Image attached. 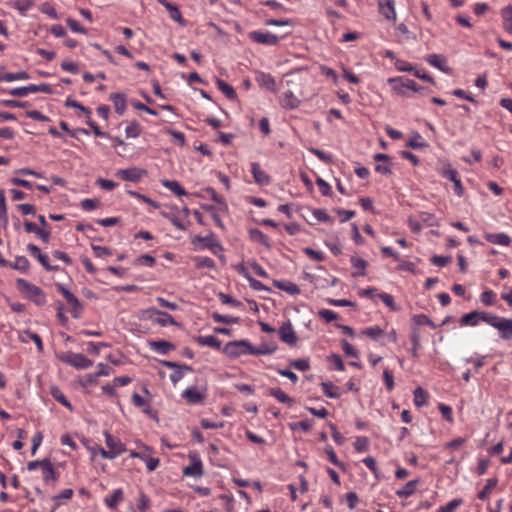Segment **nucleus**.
Returning a JSON list of instances; mask_svg holds the SVG:
<instances>
[{
	"mask_svg": "<svg viewBox=\"0 0 512 512\" xmlns=\"http://www.w3.org/2000/svg\"><path fill=\"white\" fill-rule=\"evenodd\" d=\"M17 286H18V289L20 290V292L24 293L28 298L33 300L37 305L45 304V296L39 287L27 282L24 279H18Z\"/></svg>",
	"mask_w": 512,
	"mask_h": 512,
	"instance_id": "obj_1",
	"label": "nucleus"
},
{
	"mask_svg": "<svg viewBox=\"0 0 512 512\" xmlns=\"http://www.w3.org/2000/svg\"><path fill=\"white\" fill-rule=\"evenodd\" d=\"M439 174L454 184V192L458 197H462L464 194V188L462 186L458 172L451 167L450 164H445L437 168Z\"/></svg>",
	"mask_w": 512,
	"mask_h": 512,
	"instance_id": "obj_2",
	"label": "nucleus"
},
{
	"mask_svg": "<svg viewBox=\"0 0 512 512\" xmlns=\"http://www.w3.org/2000/svg\"><path fill=\"white\" fill-rule=\"evenodd\" d=\"M251 343L247 340L231 341L226 344L224 351L227 356L237 358L241 355L250 354Z\"/></svg>",
	"mask_w": 512,
	"mask_h": 512,
	"instance_id": "obj_3",
	"label": "nucleus"
},
{
	"mask_svg": "<svg viewBox=\"0 0 512 512\" xmlns=\"http://www.w3.org/2000/svg\"><path fill=\"white\" fill-rule=\"evenodd\" d=\"M60 360L64 363H67L77 369H85L90 367L93 362L89 360L86 356L79 353L66 352L60 356Z\"/></svg>",
	"mask_w": 512,
	"mask_h": 512,
	"instance_id": "obj_4",
	"label": "nucleus"
},
{
	"mask_svg": "<svg viewBox=\"0 0 512 512\" xmlns=\"http://www.w3.org/2000/svg\"><path fill=\"white\" fill-rule=\"evenodd\" d=\"M146 314L149 319H152L155 323L159 324L160 326L177 325L176 321L170 314L162 312L155 308H150L146 310Z\"/></svg>",
	"mask_w": 512,
	"mask_h": 512,
	"instance_id": "obj_5",
	"label": "nucleus"
},
{
	"mask_svg": "<svg viewBox=\"0 0 512 512\" xmlns=\"http://www.w3.org/2000/svg\"><path fill=\"white\" fill-rule=\"evenodd\" d=\"M278 333L280 339L284 343L290 346L296 345L297 336L290 322L283 323L282 326L279 328Z\"/></svg>",
	"mask_w": 512,
	"mask_h": 512,
	"instance_id": "obj_6",
	"label": "nucleus"
},
{
	"mask_svg": "<svg viewBox=\"0 0 512 512\" xmlns=\"http://www.w3.org/2000/svg\"><path fill=\"white\" fill-rule=\"evenodd\" d=\"M379 12L393 22L397 20L394 0H378Z\"/></svg>",
	"mask_w": 512,
	"mask_h": 512,
	"instance_id": "obj_7",
	"label": "nucleus"
},
{
	"mask_svg": "<svg viewBox=\"0 0 512 512\" xmlns=\"http://www.w3.org/2000/svg\"><path fill=\"white\" fill-rule=\"evenodd\" d=\"M249 37L253 41L265 45H276L279 41V37L270 32L253 31Z\"/></svg>",
	"mask_w": 512,
	"mask_h": 512,
	"instance_id": "obj_8",
	"label": "nucleus"
},
{
	"mask_svg": "<svg viewBox=\"0 0 512 512\" xmlns=\"http://www.w3.org/2000/svg\"><path fill=\"white\" fill-rule=\"evenodd\" d=\"M145 171L140 168L121 169L116 172V176L125 181L138 182L144 176Z\"/></svg>",
	"mask_w": 512,
	"mask_h": 512,
	"instance_id": "obj_9",
	"label": "nucleus"
},
{
	"mask_svg": "<svg viewBox=\"0 0 512 512\" xmlns=\"http://www.w3.org/2000/svg\"><path fill=\"white\" fill-rule=\"evenodd\" d=\"M256 82L259 84L260 87H262L272 93H277V91H278L275 79L270 74L263 73V72L257 73Z\"/></svg>",
	"mask_w": 512,
	"mask_h": 512,
	"instance_id": "obj_10",
	"label": "nucleus"
},
{
	"mask_svg": "<svg viewBox=\"0 0 512 512\" xmlns=\"http://www.w3.org/2000/svg\"><path fill=\"white\" fill-rule=\"evenodd\" d=\"M301 100L296 96L292 90L283 93L280 98V105L284 109H296L300 106Z\"/></svg>",
	"mask_w": 512,
	"mask_h": 512,
	"instance_id": "obj_11",
	"label": "nucleus"
},
{
	"mask_svg": "<svg viewBox=\"0 0 512 512\" xmlns=\"http://www.w3.org/2000/svg\"><path fill=\"white\" fill-rule=\"evenodd\" d=\"M502 339L509 340L512 338V319L500 318V320L494 324Z\"/></svg>",
	"mask_w": 512,
	"mask_h": 512,
	"instance_id": "obj_12",
	"label": "nucleus"
},
{
	"mask_svg": "<svg viewBox=\"0 0 512 512\" xmlns=\"http://www.w3.org/2000/svg\"><path fill=\"white\" fill-rule=\"evenodd\" d=\"M105 438L107 447L115 457L126 450L125 445L120 441V439L113 437L108 432H105Z\"/></svg>",
	"mask_w": 512,
	"mask_h": 512,
	"instance_id": "obj_13",
	"label": "nucleus"
},
{
	"mask_svg": "<svg viewBox=\"0 0 512 512\" xmlns=\"http://www.w3.org/2000/svg\"><path fill=\"white\" fill-rule=\"evenodd\" d=\"M425 59L430 65L438 68L442 72L447 73V74L451 73V68H449L448 66L445 65L446 58L443 55L429 54L426 56Z\"/></svg>",
	"mask_w": 512,
	"mask_h": 512,
	"instance_id": "obj_14",
	"label": "nucleus"
},
{
	"mask_svg": "<svg viewBox=\"0 0 512 512\" xmlns=\"http://www.w3.org/2000/svg\"><path fill=\"white\" fill-rule=\"evenodd\" d=\"M158 2L168 10L170 17L174 21L178 22L182 26H185L186 23L182 18L181 12L176 5H174L171 2H168L167 0H158Z\"/></svg>",
	"mask_w": 512,
	"mask_h": 512,
	"instance_id": "obj_15",
	"label": "nucleus"
},
{
	"mask_svg": "<svg viewBox=\"0 0 512 512\" xmlns=\"http://www.w3.org/2000/svg\"><path fill=\"white\" fill-rule=\"evenodd\" d=\"M41 470H42L43 480L46 483H49L50 481H52L53 483L56 482L57 473H56L54 467L52 466L51 462L48 459H44V462L42 463Z\"/></svg>",
	"mask_w": 512,
	"mask_h": 512,
	"instance_id": "obj_16",
	"label": "nucleus"
},
{
	"mask_svg": "<svg viewBox=\"0 0 512 512\" xmlns=\"http://www.w3.org/2000/svg\"><path fill=\"white\" fill-rule=\"evenodd\" d=\"M251 172L255 181L260 185H267L270 182V177L263 171L259 163H253L251 166Z\"/></svg>",
	"mask_w": 512,
	"mask_h": 512,
	"instance_id": "obj_17",
	"label": "nucleus"
},
{
	"mask_svg": "<svg viewBox=\"0 0 512 512\" xmlns=\"http://www.w3.org/2000/svg\"><path fill=\"white\" fill-rule=\"evenodd\" d=\"M307 82V79L303 77H292L291 79L287 80L286 84L287 86L291 87L295 91L298 92L300 97H304L306 95V92L304 91V86Z\"/></svg>",
	"mask_w": 512,
	"mask_h": 512,
	"instance_id": "obj_18",
	"label": "nucleus"
},
{
	"mask_svg": "<svg viewBox=\"0 0 512 512\" xmlns=\"http://www.w3.org/2000/svg\"><path fill=\"white\" fill-rule=\"evenodd\" d=\"M110 100L113 102L115 112L122 115L126 109V98L122 93H112Z\"/></svg>",
	"mask_w": 512,
	"mask_h": 512,
	"instance_id": "obj_19",
	"label": "nucleus"
},
{
	"mask_svg": "<svg viewBox=\"0 0 512 512\" xmlns=\"http://www.w3.org/2000/svg\"><path fill=\"white\" fill-rule=\"evenodd\" d=\"M183 473L186 476L200 477L203 474L201 461L193 457L192 464L185 467Z\"/></svg>",
	"mask_w": 512,
	"mask_h": 512,
	"instance_id": "obj_20",
	"label": "nucleus"
},
{
	"mask_svg": "<svg viewBox=\"0 0 512 512\" xmlns=\"http://www.w3.org/2000/svg\"><path fill=\"white\" fill-rule=\"evenodd\" d=\"M418 480H411L407 482L401 489L396 491V495L400 498H408L413 495L417 489Z\"/></svg>",
	"mask_w": 512,
	"mask_h": 512,
	"instance_id": "obj_21",
	"label": "nucleus"
},
{
	"mask_svg": "<svg viewBox=\"0 0 512 512\" xmlns=\"http://www.w3.org/2000/svg\"><path fill=\"white\" fill-rule=\"evenodd\" d=\"M485 238L490 243L498 244V245H502V246H508L511 242L510 237L504 233L486 234Z\"/></svg>",
	"mask_w": 512,
	"mask_h": 512,
	"instance_id": "obj_22",
	"label": "nucleus"
},
{
	"mask_svg": "<svg viewBox=\"0 0 512 512\" xmlns=\"http://www.w3.org/2000/svg\"><path fill=\"white\" fill-rule=\"evenodd\" d=\"M503 18V28L506 32L512 34V6H506L501 10Z\"/></svg>",
	"mask_w": 512,
	"mask_h": 512,
	"instance_id": "obj_23",
	"label": "nucleus"
},
{
	"mask_svg": "<svg viewBox=\"0 0 512 512\" xmlns=\"http://www.w3.org/2000/svg\"><path fill=\"white\" fill-rule=\"evenodd\" d=\"M249 236L251 240L264 245L267 249H270L271 245L267 236L264 235L259 229L254 228L249 230Z\"/></svg>",
	"mask_w": 512,
	"mask_h": 512,
	"instance_id": "obj_24",
	"label": "nucleus"
},
{
	"mask_svg": "<svg viewBox=\"0 0 512 512\" xmlns=\"http://www.w3.org/2000/svg\"><path fill=\"white\" fill-rule=\"evenodd\" d=\"M269 393L281 403L287 404L288 406H292L294 404V400L285 394L280 388H271Z\"/></svg>",
	"mask_w": 512,
	"mask_h": 512,
	"instance_id": "obj_25",
	"label": "nucleus"
},
{
	"mask_svg": "<svg viewBox=\"0 0 512 512\" xmlns=\"http://www.w3.org/2000/svg\"><path fill=\"white\" fill-rule=\"evenodd\" d=\"M217 86L219 90L230 100H235L237 97V94L234 90V88L226 83L225 81L221 79H217Z\"/></svg>",
	"mask_w": 512,
	"mask_h": 512,
	"instance_id": "obj_26",
	"label": "nucleus"
},
{
	"mask_svg": "<svg viewBox=\"0 0 512 512\" xmlns=\"http://www.w3.org/2000/svg\"><path fill=\"white\" fill-rule=\"evenodd\" d=\"M480 321L479 312L473 311L465 314L460 319V324L463 326H476Z\"/></svg>",
	"mask_w": 512,
	"mask_h": 512,
	"instance_id": "obj_27",
	"label": "nucleus"
},
{
	"mask_svg": "<svg viewBox=\"0 0 512 512\" xmlns=\"http://www.w3.org/2000/svg\"><path fill=\"white\" fill-rule=\"evenodd\" d=\"M274 285L279 288L280 290L286 291L289 294L295 295L300 293V289L298 285L292 282H281V281H274Z\"/></svg>",
	"mask_w": 512,
	"mask_h": 512,
	"instance_id": "obj_28",
	"label": "nucleus"
},
{
	"mask_svg": "<svg viewBox=\"0 0 512 512\" xmlns=\"http://www.w3.org/2000/svg\"><path fill=\"white\" fill-rule=\"evenodd\" d=\"M183 397L189 403H193V404L201 402L204 398L200 392H198L196 389H193V388L186 389L183 392Z\"/></svg>",
	"mask_w": 512,
	"mask_h": 512,
	"instance_id": "obj_29",
	"label": "nucleus"
},
{
	"mask_svg": "<svg viewBox=\"0 0 512 512\" xmlns=\"http://www.w3.org/2000/svg\"><path fill=\"white\" fill-rule=\"evenodd\" d=\"M414 403L417 407H421L426 404L428 399V393L422 388L418 387L414 390Z\"/></svg>",
	"mask_w": 512,
	"mask_h": 512,
	"instance_id": "obj_30",
	"label": "nucleus"
},
{
	"mask_svg": "<svg viewBox=\"0 0 512 512\" xmlns=\"http://www.w3.org/2000/svg\"><path fill=\"white\" fill-rule=\"evenodd\" d=\"M150 346L162 353V354H166L168 353L171 349L174 348V346L170 343V342H167V341H164V340H160V341H154V342H151L150 343Z\"/></svg>",
	"mask_w": 512,
	"mask_h": 512,
	"instance_id": "obj_31",
	"label": "nucleus"
},
{
	"mask_svg": "<svg viewBox=\"0 0 512 512\" xmlns=\"http://www.w3.org/2000/svg\"><path fill=\"white\" fill-rule=\"evenodd\" d=\"M162 184L163 186H165L178 196L186 195V191L180 186V184L177 181L165 180L162 182Z\"/></svg>",
	"mask_w": 512,
	"mask_h": 512,
	"instance_id": "obj_32",
	"label": "nucleus"
},
{
	"mask_svg": "<svg viewBox=\"0 0 512 512\" xmlns=\"http://www.w3.org/2000/svg\"><path fill=\"white\" fill-rule=\"evenodd\" d=\"M123 499V493L121 489L114 490L113 494L105 499V503L110 508H115Z\"/></svg>",
	"mask_w": 512,
	"mask_h": 512,
	"instance_id": "obj_33",
	"label": "nucleus"
},
{
	"mask_svg": "<svg viewBox=\"0 0 512 512\" xmlns=\"http://www.w3.org/2000/svg\"><path fill=\"white\" fill-rule=\"evenodd\" d=\"M66 301L73 308V316L75 318H78L82 311V305L77 299V297L72 293L71 295H69V297L66 298Z\"/></svg>",
	"mask_w": 512,
	"mask_h": 512,
	"instance_id": "obj_34",
	"label": "nucleus"
},
{
	"mask_svg": "<svg viewBox=\"0 0 512 512\" xmlns=\"http://www.w3.org/2000/svg\"><path fill=\"white\" fill-rule=\"evenodd\" d=\"M276 346H268L267 344L261 345L259 348H255L251 345L250 354L252 355H269L274 353Z\"/></svg>",
	"mask_w": 512,
	"mask_h": 512,
	"instance_id": "obj_35",
	"label": "nucleus"
},
{
	"mask_svg": "<svg viewBox=\"0 0 512 512\" xmlns=\"http://www.w3.org/2000/svg\"><path fill=\"white\" fill-rule=\"evenodd\" d=\"M321 386L323 388V391L325 395L329 398H339L340 393L338 392V388L334 386L330 382H322Z\"/></svg>",
	"mask_w": 512,
	"mask_h": 512,
	"instance_id": "obj_36",
	"label": "nucleus"
},
{
	"mask_svg": "<svg viewBox=\"0 0 512 512\" xmlns=\"http://www.w3.org/2000/svg\"><path fill=\"white\" fill-rule=\"evenodd\" d=\"M51 394L58 402H60L64 406H66L69 410H72L71 403L67 400V398L65 397V395L62 393V391L59 388H57V387L51 388Z\"/></svg>",
	"mask_w": 512,
	"mask_h": 512,
	"instance_id": "obj_37",
	"label": "nucleus"
},
{
	"mask_svg": "<svg viewBox=\"0 0 512 512\" xmlns=\"http://www.w3.org/2000/svg\"><path fill=\"white\" fill-rule=\"evenodd\" d=\"M29 78V75L25 71H19L17 73H6L1 77V80L11 82L14 80H26Z\"/></svg>",
	"mask_w": 512,
	"mask_h": 512,
	"instance_id": "obj_38",
	"label": "nucleus"
},
{
	"mask_svg": "<svg viewBox=\"0 0 512 512\" xmlns=\"http://www.w3.org/2000/svg\"><path fill=\"white\" fill-rule=\"evenodd\" d=\"M496 484H497L496 478L488 479L483 490L479 492L478 498L481 500H485L488 497L490 491L496 486Z\"/></svg>",
	"mask_w": 512,
	"mask_h": 512,
	"instance_id": "obj_39",
	"label": "nucleus"
},
{
	"mask_svg": "<svg viewBox=\"0 0 512 512\" xmlns=\"http://www.w3.org/2000/svg\"><path fill=\"white\" fill-rule=\"evenodd\" d=\"M212 318L214 319L215 322H218V323L233 324V323H238L239 322V318L238 317H233V316H228V315H221V314L216 313V312L212 314Z\"/></svg>",
	"mask_w": 512,
	"mask_h": 512,
	"instance_id": "obj_40",
	"label": "nucleus"
},
{
	"mask_svg": "<svg viewBox=\"0 0 512 512\" xmlns=\"http://www.w3.org/2000/svg\"><path fill=\"white\" fill-rule=\"evenodd\" d=\"M12 268L19 270V271H27L29 268V261L24 256H18L15 259V262L11 265Z\"/></svg>",
	"mask_w": 512,
	"mask_h": 512,
	"instance_id": "obj_41",
	"label": "nucleus"
},
{
	"mask_svg": "<svg viewBox=\"0 0 512 512\" xmlns=\"http://www.w3.org/2000/svg\"><path fill=\"white\" fill-rule=\"evenodd\" d=\"M125 133L128 138H136L141 133V127L137 122H131L126 127Z\"/></svg>",
	"mask_w": 512,
	"mask_h": 512,
	"instance_id": "obj_42",
	"label": "nucleus"
},
{
	"mask_svg": "<svg viewBox=\"0 0 512 512\" xmlns=\"http://www.w3.org/2000/svg\"><path fill=\"white\" fill-rule=\"evenodd\" d=\"M199 343L214 348H220L221 346L220 341L214 336L200 337Z\"/></svg>",
	"mask_w": 512,
	"mask_h": 512,
	"instance_id": "obj_43",
	"label": "nucleus"
},
{
	"mask_svg": "<svg viewBox=\"0 0 512 512\" xmlns=\"http://www.w3.org/2000/svg\"><path fill=\"white\" fill-rule=\"evenodd\" d=\"M188 370H191L190 367L186 366V365H181L180 367H178L171 375H170V379L171 381L176 384L177 382H179L183 375H184V371H188Z\"/></svg>",
	"mask_w": 512,
	"mask_h": 512,
	"instance_id": "obj_44",
	"label": "nucleus"
},
{
	"mask_svg": "<svg viewBox=\"0 0 512 512\" xmlns=\"http://www.w3.org/2000/svg\"><path fill=\"white\" fill-rule=\"evenodd\" d=\"M412 320L417 326L428 325L432 328H435L434 323L429 319L428 316L424 314L415 315L413 316Z\"/></svg>",
	"mask_w": 512,
	"mask_h": 512,
	"instance_id": "obj_45",
	"label": "nucleus"
},
{
	"mask_svg": "<svg viewBox=\"0 0 512 512\" xmlns=\"http://www.w3.org/2000/svg\"><path fill=\"white\" fill-rule=\"evenodd\" d=\"M32 88H33V85L26 86V87L14 88L13 90H11L10 94L13 96H17V97H25L29 93H35V90H32Z\"/></svg>",
	"mask_w": 512,
	"mask_h": 512,
	"instance_id": "obj_46",
	"label": "nucleus"
},
{
	"mask_svg": "<svg viewBox=\"0 0 512 512\" xmlns=\"http://www.w3.org/2000/svg\"><path fill=\"white\" fill-rule=\"evenodd\" d=\"M479 318L493 327L500 320V317L487 312H479Z\"/></svg>",
	"mask_w": 512,
	"mask_h": 512,
	"instance_id": "obj_47",
	"label": "nucleus"
},
{
	"mask_svg": "<svg viewBox=\"0 0 512 512\" xmlns=\"http://www.w3.org/2000/svg\"><path fill=\"white\" fill-rule=\"evenodd\" d=\"M479 318L493 327L500 320V317L487 312H479Z\"/></svg>",
	"mask_w": 512,
	"mask_h": 512,
	"instance_id": "obj_48",
	"label": "nucleus"
},
{
	"mask_svg": "<svg viewBox=\"0 0 512 512\" xmlns=\"http://www.w3.org/2000/svg\"><path fill=\"white\" fill-rule=\"evenodd\" d=\"M354 447L357 451H366L369 448V440L366 437H357L354 442Z\"/></svg>",
	"mask_w": 512,
	"mask_h": 512,
	"instance_id": "obj_49",
	"label": "nucleus"
},
{
	"mask_svg": "<svg viewBox=\"0 0 512 512\" xmlns=\"http://www.w3.org/2000/svg\"><path fill=\"white\" fill-rule=\"evenodd\" d=\"M383 333V330L379 327H371L362 331V334L374 340L377 339L379 336L383 335Z\"/></svg>",
	"mask_w": 512,
	"mask_h": 512,
	"instance_id": "obj_50",
	"label": "nucleus"
},
{
	"mask_svg": "<svg viewBox=\"0 0 512 512\" xmlns=\"http://www.w3.org/2000/svg\"><path fill=\"white\" fill-rule=\"evenodd\" d=\"M314 219L317 221L328 222L332 221L331 217L322 209H315L312 212Z\"/></svg>",
	"mask_w": 512,
	"mask_h": 512,
	"instance_id": "obj_51",
	"label": "nucleus"
},
{
	"mask_svg": "<svg viewBox=\"0 0 512 512\" xmlns=\"http://www.w3.org/2000/svg\"><path fill=\"white\" fill-rule=\"evenodd\" d=\"M65 105L68 107H73V108H77V109L81 110L82 112L85 113V115L87 117H89L91 115V111L89 109H87L86 107H84L82 104H80L79 102H77L75 100L67 99L65 102Z\"/></svg>",
	"mask_w": 512,
	"mask_h": 512,
	"instance_id": "obj_52",
	"label": "nucleus"
},
{
	"mask_svg": "<svg viewBox=\"0 0 512 512\" xmlns=\"http://www.w3.org/2000/svg\"><path fill=\"white\" fill-rule=\"evenodd\" d=\"M494 298H495V294L492 291H490V290L484 291L481 294V301L486 306L493 305L494 302H495Z\"/></svg>",
	"mask_w": 512,
	"mask_h": 512,
	"instance_id": "obj_53",
	"label": "nucleus"
},
{
	"mask_svg": "<svg viewBox=\"0 0 512 512\" xmlns=\"http://www.w3.org/2000/svg\"><path fill=\"white\" fill-rule=\"evenodd\" d=\"M195 261H196V266L198 268H202V267L213 268L214 267V261L208 257H197L195 259Z\"/></svg>",
	"mask_w": 512,
	"mask_h": 512,
	"instance_id": "obj_54",
	"label": "nucleus"
},
{
	"mask_svg": "<svg viewBox=\"0 0 512 512\" xmlns=\"http://www.w3.org/2000/svg\"><path fill=\"white\" fill-rule=\"evenodd\" d=\"M319 316L327 322H331L333 320L338 319V315L334 311L328 309L320 310Z\"/></svg>",
	"mask_w": 512,
	"mask_h": 512,
	"instance_id": "obj_55",
	"label": "nucleus"
},
{
	"mask_svg": "<svg viewBox=\"0 0 512 512\" xmlns=\"http://www.w3.org/2000/svg\"><path fill=\"white\" fill-rule=\"evenodd\" d=\"M420 219L421 221H423L424 223H426L427 225L429 226H435L437 225V220L436 218L434 217L433 214L431 213H428V212H421L420 213Z\"/></svg>",
	"mask_w": 512,
	"mask_h": 512,
	"instance_id": "obj_56",
	"label": "nucleus"
},
{
	"mask_svg": "<svg viewBox=\"0 0 512 512\" xmlns=\"http://www.w3.org/2000/svg\"><path fill=\"white\" fill-rule=\"evenodd\" d=\"M432 263L439 267H444L451 262L450 257L434 255L431 259Z\"/></svg>",
	"mask_w": 512,
	"mask_h": 512,
	"instance_id": "obj_57",
	"label": "nucleus"
},
{
	"mask_svg": "<svg viewBox=\"0 0 512 512\" xmlns=\"http://www.w3.org/2000/svg\"><path fill=\"white\" fill-rule=\"evenodd\" d=\"M291 366L300 371H307L310 368L309 362L305 359H297L291 362Z\"/></svg>",
	"mask_w": 512,
	"mask_h": 512,
	"instance_id": "obj_58",
	"label": "nucleus"
},
{
	"mask_svg": "<svg viewBox=\"0 0 512 512\" xmlns=\"http://www.w3.org/2000/svg\"><path fill=\"white\" fill-rule=\"evenodd\" d=\"M342 349L346 355L351 357H358V351L347 341H342Z\"/></svg>",
	"mask_w": 512,
	"mask_h": 512,
	"instance_id": "obj_59",
	"label": "nucleus"
},
{
	"mask_svg": "<svg viewBox=\"0 0 512 512\" xmlns=\"http://www.w3.org/2000/svg\"><path fill=\"white\" fill-rule=\"evenodd\" d=\"M351 262H352V264H353V266H354L355 268H358V269H360V270H361V271L359 272V275H365V268H366V266H367V262H366L365 260L360 259V258H355V257H353V258L351 259Z\"/></svg>",
	"mask_w": 512,
	"mask_h": 512,
	"instance_id": "obj_60",
	"label": "nucleus"
},
{
	"mask_svg": "<svg viewBox=\"0 0 512 512\" xmlns=\"http://www.w3.org/2000/svg\"><path fill=\"white\" fill-rule=\"evenodd\" d=\"M460 504L461 500L454 499L450 501L447 505L441 507L439 509V512H453Z\"/></svg>",
	"mask_w": 512,
	"mask_h": 512,
	"instance_id": "obj_61",
	"label": "nucleus"
},
{
	"mask_svg": "<svg viewBox=\"0 0 512 512\" xmlns=\"http://www.w3.org/2000/svg\"><path fill=\"white\" fill-rule=\"evenodd\" d=\"M204 192L216 203L218 204H223L225 205L224 203V200L221 196H219L216 191L213 189V188H206L204 190Z\"/></svg>",
	"mask_w": 512,
	"mask_h": 512,
	"instance_id": "obj_62",
	"label": "nucleus"
},
{
	"mask_svg": "<svg viewBox=\"0 0 512 512\" xmlns=\"http://www.w3.org/2000/svg\"><path fill=\"white\" fill-rule=\"evenodd\" d=\"M346 501L348 504V507L353 510L357 503H358V496L355 492H349L346 494Z\"/></svg>",
	"mask_w": 512,
	"mask_h": 512,
	"instance_id": "obj_63",
	"label": "nucleus"
},
{
	"mask_svg": "<svg viewBox=\"0 0 512 512\" xmlns=\"http://www.w3.org/2000/svg\"><path fill=\"white\" fill-rule=\"evenodd\" d=\"M92 249H93V251L95 253V256H97L99 258H103V257L109 256L111 254L109 249L106 248V247H103V246H95V245H93Z\"/></svg>",
	"mask_w": 512,
	"mask_h": 512,
	"instance_id": "obj_64",
	"label": "nucleus"
}]
</instances>
